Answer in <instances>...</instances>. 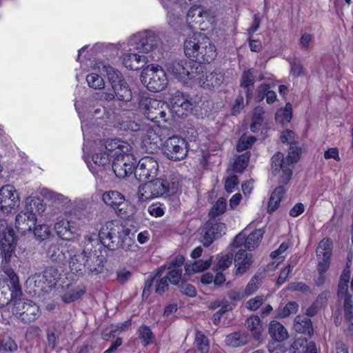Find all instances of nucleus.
<instances>
[{"instance_id": "obj_18", "label": "nucleus", "mask_w": 353, "mask_h": 353, "mask_svg": "<svg viewBox=\"0 0 353 353\" xmlns=\"http://www.w3.org/2000/svg\"><path fill=\"white\" fill-rule=\"evenodd\" d=\"M57 236L63 240L72 241L79 235V226L73 220L59 219L54 225Z\"/></svg>"}, {"instance_id": "obj_51", "label": "nucleus", "mask_w": 353, "mask_h": 353, "mask_svg": "<svg viewBox=\"0 0 353 353\" xmlns=\"http://www.w3.org/2000/svg\"><path fill=\"white\" fill-rule=\"evenodd\" d=\"M86 81L90 88L101 90L104 88L105 82L103 79L95 72H91L86 77Z\"/></svg>"}, {"instance_id": "obj_23", "label": "nucleus", "mask_w": 353, "mask_h": 353, "mask_svg": "<svg viewBox=\"0 0 353 353\" xmlns=\"http://www.w3.org/2000/svg\"><path fill=\"white\" fill-rule=\"evenodd\" d=\"M204 19L211 23L214 22V18L210 17V12L204 11L200 6H193L187 13L186 20L190 26L193 23L201 25L204 23Z\"/></svg>"}, {"instance_id": "obj_64", "label": "nucleus", "mask_w": 353, "mask_h": 353, "mask_svg": "<svg viewBox=\"0 0 353 353\" xmlns=\"http://www.w3.org/2000/svg\"><path fill=\"white\" fill-rule=\"evenodd\" d=\"M148 213L154 217H161L165 213V207L160 203H154L148 208Z\"/></svg>"}, {"instance_id": "obj_38", "label": "nucleus", "mask_w": 353, "mask_h": 353, "mask_svg": "<svg viewBox=\"0 0 353 353\" xmlns=\"http://www.w3.org/2000/svg\"><path fill=\"white\" fill-rule=\"evenodd\" d=\"M294 328L296 332L311 334L312 332L311 320L305 316L298 315L294 319Z\"/></svg>"}, {"instance_id": "obj_2", "label": "nucleus", "mask_w": 353, "mask_h": 353, "mask_svg": "<svg viewBox=\"0 0 353 353\" xmlns=\"http://www.w3.org/2000/svg\"><path fill=\"white\" fill-rule=\"evenodd\" d=\"M75 109L79 114V118L81 120V129L84 137L83 143V158L85 161L87 163L90 170L94 174H96L95 170L93 169L92 165H90V159L92 160L93 163L101 168H105L107 165H110L114 155V152L110 150V144L112 142L121 141L120 139H112V140H101L96 139L94 141H89L87 137L89 134V127L85 121L83 119L82 112L79 108L77 103H75Z\"/></svg>"}, {"instance_id": "obj_26", "label": "nucleus", "mask_w": 353, "mask_h": 353, "mask_svg": "<svg viewBox=\"0 0 353 353\" xmlns=\"http://www.w3.org/2000/svg\"><path fill=\"white\" fill-rule=\"evenodd\" d=\"M252 254H248L244 250H239L234 258V264L236 268V275L241 276L243 274L251 267Z\"/></svg>"}, {"instance_id": "obj_12", "label": "nucleus", "mask_w": 353, "mask_h": 353, "mask_svg": "<svg viewBox=\"0 0 353 353\" xmlns=\"http://www.w3.org/2000/svg\"><path fill=\"white\" fill-rule=\"evenodd\" d=\"M157 40L153 32L145 31L138 32L132 36L128 41L130 51L138 50L148 53L153 50L157 46Z\"/></svg>"}, {"instance_id": "obj_9", "label": "nucleus", "mask_w": 353, "mask_h": 353, "mask_svg": "<svg viewBox=\"0 0 353 353\" xmlns=\"http://www.w3.org/2000/svg\"><path fill=\"white\" fill-rule=\"evenodd\" d=\"M165 67L168 72L183 84L189 86H192L193 79L198 75V64L185 59L168 62Z\"/></svg>"}, {"instance_id": "obj_1", "label": "nucleus", "mask_w": 353, "mask_h": 353, "mask_svg": "<svg viewBox=\"0 0 353 353\" xmlns=\"http://www.w3.org/2000/svg\"><path fill=\"white\" fill-rule=\"evenodd\" d=\"M98 244L95 233L85 236L81 250L70 252L69 268L72 274L81 276L85 274L97 275L103 270V256L98 255L92 249Z\"/></svg>"}, {"instance_id": "obj_29", "label": "nucleus", "mask_w": 353, "mask_h": 353, "mask_svg": "<svg viewBox=\"0 0 353 353\" xmlns=\"http://www.w3.org/2000/svg\"><path fill=\"white\" fill-rule=\"evenodd\" d=\"M94 69L97 70L101 72L102 71L105 72L111 85L124 81L121 72L109 64H106L103 62H99L94 65Z\"/></svg>"}, {"instance_id": "obj_8", "label": "nucleus", "mask_w": 353, "mask_h": 353, "mask_svg": "<svg viewBox=\"0 0 353 353\" xmlns=\"http://www.w3.org/2000/svg\"><path fill=\"white\" fill-rule=\"evenodd\" d=\"M102 200L119 217L128 219L135 213V208L120 192L109 190L103 193Z\"/></svg>"}, {"instance_id": "obj_48", "label": "nucleus", "mask_w": 353, "mask_h": 353, "mask_svg": "<svg viewBox=\"0 0 353 353\" xmlns=\"http://www.w3.org/2000/svg\"><path fill=\"white\" fill-rule=\"evenodd\" d=\"M21 296L14 297L9 305L13 315L21 320L22 312L28 300L21 299Z\"/></svg>"}, {"instance_id": "obj_27", "label": "nucleus", "mask_w": 353, "mask_h": 353, "mask_svg": "<svg viewBox=\"0 0 353 353\" xmlns=\"http://www.w3.org/2000/svg\"><path fill=\"white\" fill-rule=\"evenodd\" d=\"M174 3H170L169 7H165L167 10V17L170 25H175L179 17L185 10L186 7H184V4L186 3L185 0H173Z\"/></svg>"}, {"instance_id": "obj_13", "label": "nucleus", "mask_w": 353, "mask_h": 353, "mask_svg": "<svg viewBox=\"0 0 353 353\" xmlns=\"http://www.w3.org/2000/svg\"><path fill=\"white\" fill-rule=\"evenodd\" d=\"M350 277V270L347 266L343 271L338 287V298L343 301V310L345 318L350 321L353 318V301L347 293V286Z\"/></svg>"}, {"instance_id": "obj_53", "label": "nucleus", "mask_w": 353, "mask_h": 353, "mask_svg": "<svg viewBox=\"0 0 353 353\" xmlns=\"http://www.w3.org/2000/svg\"><path fill=\"white\" fill-rule=\"evenodd\" d=\"M250 153L245 152L238 156L234 162L233 170L237 172H242L248 165Z\"/></svg>"}, {"instance_id": "obj_44", "label": "nucleus", "mask_w": 353, "mask_h": 353, "mask_svg": "<svg viewBox=\"0 0 353 353\" xmlns=\"http://www.w3.org/2000/svg\"><path fill=\"white\" fill-rule=\"evenodd\" d=\"M254 83V70L252 69L245 70L241 78V86L246 89L245 94L248 100L251 98L252 93L250 92V87H252Z\"/></svg>"}, {"instance_id": "obj_43", "label": "nucleus", "mask_w": 353, "mask_h": 353, "mask_svg": "<svg viewBox=\"0 0 353 353\" xmlns=\"http://www.w3.org/2000/svg\"><path fill=\"white\" fill-rule=\"evenodd\" d=\"M211 263L212 259H208L206 260L200 259L193 263H187L185 265V272L188 274L202 272L208 269L210 266Z\"/></svg>"}, {"instance_id": "obj_46", "label": "nucleus", "mask_w": 353, "mask_h": 353, "mask_svg": "<svg viewBox=\"0 0 353 353\" xmlns=\"http://www.w3.org/2000/svg\"><path fill=\"white\" fill-rule=\"evenodd\" d=\"M154 190L150 182L145 183L139 187L138 197L140 201H148L157 198Z\"/></svg>"}, {"instance_id": "obj_33", "label": "nucleus", "mask_w": 353, "mask_h": 353, "mask_svg": "<svg viewBox=\"0 0 353 353\" xmlns=\"http://www.w3.org/2000/svg\"><path fill=\"white\" fill-rule=\"evenodd\" d=\"M112 88L119 101L128 102L131 100L132 96V91L125 81L113 84Z\"/></svg>"}, {"instance_id": "obj_19", "label": "nucleus", "mask_w": 353, "mask_h": 353, "mask_svg": "<svg viewBox=\"0 0 353 353\" xmlns=\"http://www.w3.org/2000/svg\"><path fill=\"white\" fill-rule=\"evenodd\" d=\"M248 229L237 234L233 241V245L236 248L244 245L247 249H254L256 248L263 236L264 232L261 229L255 230L248 234Z\"/></svg>"}, {"instance_id": "obj_59", "label": "nucleus", "mask_w": 353, "mask_h": 353, "mask_svg": "<svg viewBox=\"0 0 353 353\" xmlns=\"http://www.w3.org/2000/svg\"><path fill=\"white\" fill-rule=\"evenodd\" d=\"M233 261V254L231 253H227L221 256L216 265V271L224 270L229 268Z\"/></svg>"}, {"instance_id": "obj_52", "label": "nucleus", "mask_w": 353, "mask_h": 353, "mask_svg": "<svg viewBox=\"0 0 353 353\" xmlns=\"http://www.w3.org/2000/svg\"><path fill=\"white\" fill-rule=\"evenodd\" d=\"M139 337L144 346L151 344L154 341V335L150 328L148 326H141L138 330Z\"/></svg>"}, {"instance_id": "obj_22", "label": "nucleus", "mask_w": 353, "mask_h": 353, "mask_svg": "<svg viewBox=\"0 0 353 353\" xmlns=\"http://www.w3.org/2000/svg\"><path fill=\"white\" fill-rule=\"evenodd\" d=\"M37 222V216L32 210H27L19 212L15 219V228L22 234L32 230Z\"/></svg>"}, {"instance_id": "obj_10", "label": "nucleus", "mask_w": 353, "mask_h": 353, "mask_svg": "<svg viewBox=\"0 0 353 353\" xmlns=\"http://www.w3.org/2000/svg\"><path fill=\"white\" fill-rule=\"evenodd\" d=\"M144 105L143 114L148 121L155 123L167 122L170 117L169 105L157 99H145L141 102Z\"/></svg>"}, {"instance_id": "obj_28", "label": "nucleus", "mask_w": 353, "mask_h": 353, "mask_svg": "<svg viewBox=\"0 0 353 353\" xmlns=\"http://www.w3.org/2000/svg\"><path fill=\"white\" fill-rule=\"evenodd\" d=\"M155 190L157 197L161 196L167 193L174 192L176 186L174 182L167 179H156L150 181Z\"/></svg>"}, {"instance_id": "obj_35", "label": "nucleus", "mask_w": 353, "mask_h": 353, "mask_svg": "<svg viewBox=\"0 0 353 353\" xmlns=\"http://www.w3.org/2000/svg\"><path fill=\"white\" fill-rule=\"evenodd\" d=\"M249 341V336L245 332H236L230 334L225 339V343L231 347H237L245 345Z\"/></svg>"}, {"instance_id": "obj_7", "label": "nucleus", "mask_w": 353, "mask_h": 353, "mask_svg": "<svg viewBox=\"0 0 353 353\" xmlns=\"http://www.w3.org/2000/svg\"><path fill=\"white\" fill-rule=\"evenodd\" d=\"M140 80L148 90L154 92L165 90L168 83L164 69L157 64H150L143 68Z\"/></svg>"}, {"instance_id": "obj_63", "label": "nucleus", "mask_w": 353, "mask_h": 353, "mask_svg": "<svg viewBox=\"0 0 353 353\" xmlns=\"http://www.w3.org/2000/svg\"><path fill=\"white\" fill-rule=\"evenodd\" d=\"M167 276H165L170 283L174 285H179L181 283V279L182 276V269L175 268L170 269Z\"/></svg>"}, {"instance_id": "obj_56", "label": "nucleus", "mask_w": 353, "mask_h": 353, "mask_svg": "<svg viewBox=\"0 0 353 353\" xmlns=\"http://www.w3.org/2000/svg\"><path fill=\"white\" fill-rule=\"evenodd\" d=\"M146 122L137 123L134 121H126L121 123V128L125 130H131L133 132H137L138 136L139 137L144 125H146Z\"/></svg>"}, {"instance_id": "obj_45", "label": "nucleus", "mask_w": 353, "mask_h": 353, "mask_svg": "<svg viewBox=\"0 0 353 353\" xmlns=\"http://www.w3.org/2000/svg\"><path fill=\"white\" fill-rule=\"evenodd\" d=\"M292 117V107L290 103H287L284 108L278 110L275 115V119L278 123L284 125L288 123Z\"/></svg>"}, {"instance_id": "obj_37", "label": "nucleus", "mask_w": 353, "mask_h": 353, "mask_svg": "<svg viewBox=\"0 0 353 353\" xmlns=\"http://www.w3.org/2000/svg\"><path fill=\"white\" fill-rule=\"evenodd\" d=\"M246 327L250 330L253 338L256 340L261 339L263 332L262 322L258 316H251L245 321Z\"/></svg>"}, {"instance_id": "obj_42", "label": "nucleus", "mask_w": 353, "mask_h": 353, "mask_svg": "<svg viewBox=\"0 0 353 353\" xmlns=\"http://www.w3.org/2000/svg\"><path fill=\"white\" fill-rule=\"evenodd\" d=\"M285 192V189L282 186H279L274 189L268 202V212H272L279 208L280 201L283 198Z\"/></svg>"}, {"instance_id": "obj_14", "label": "nucleus", "mask_w": 353, "mask_h": 353, "mask_svg": "<svg viewBox=\"0 0 353 353\" xmlns=\"http://www.w3.org/2000/svg\"><path fill=\"white\" fill-rule=\"evenodd\" d=\"M170 113L174 114L178 117L188 115L193 110L194 104L190 95L176 92L170 99Z\"/></svg>"}, {"instance_id": "obj_17", "label": "nucleus", "mask_w": 353, "mask_h": 353, "mask_svg": "<svg viewBox=\"0 0 353 353\" xmlns=\"http://www.w3.org/2000/svg\"><path fill=\"white\" fill-rule=\"evenodd\" d=\"M161 132L159 125H151L148 123L144 125L139 136L143 146L148 150L157 149L162 140Z\"/></svg>"}, {"instance_id": "obj_4", "label": "nucleus", "mask_w": 353, "mask_h": 353, "mask_svg": "<svg viewBox=\"0 0 353 353\" xmlns=\"http://www.w3.org/2000/svg\"><path fill=\"white\" fill-rule=\"evenodd\" d=\"M130 229L118 219L105 222L101 228L98 237L101 243L110 250H129L132 239L129 236Z\"/></svg>"}, {"instance_id": "obj_54", "label": "nucleus", "mask_w": 353, "mask_h": 353, "mask_svg": "<svg viewBox=\"0 0 353 353\" xmlns=\"http://www.w3.org/2000/svg\"><path fill=\"white\" fill-rule=\"evenodd\" d=\"M21 296V295H16L15 293H14L13 289H10L8 286L5 290L0 289V307L9 306L14 297Z\"/></svg>"}, {"instance_id": "obj_15", "label": "nucleus", "mask_w": 353, "mask_h": 353, "mask_svg": "<svg viewBox=\"0 0 353 353\" xmlns=\"http://www.w3.org/2000/svg\"><path fill=\"white\" fill-rule=\"evenodd\" d=\"M158 171L159 163L157 159L151 156H145L139 161L134 176L139 181H143L155 177Z\"/></svg>"}, {"instance_id": "obj_16", "label": "nucleus", "mask_w": 353, "mask_h": 353, "mask_svg": "<svg viewBox=\"0 0 353 353\" xmlns=\"http://www.w3.org/2000/svg\"><path fill=\"white\" fill-rule=\"evenodd\" d=\"M20 203L19 193L12 185H5L0 189V209L6 214L11 213Z\"/></svg>"}, {"instance_id": "obj_61", "label": "nucleus", "mask_w": 353, "mask_h": 353, "mask_svg": "<svg viewBox=\"0 0 353 353\" xmlns=\"http://www.w3.org/2000/svg\"><path fill=\"white\" fill-rule=\"evenodd\" d=\"M255 141L256 138L253 136L247 137L245 135H243L237 143L236 149L239 152L245 150L251 147Z\"/></svg>"}, {"instance_id": "obj_24", "label": "nucleus", "mask_w": 353, "mask_h": 353, "mask_svg": "<svg viewBox=\"0 0 353 353\" xmlns=\"http://www.w3.org/2000/svg\"><path fill=\"white\" fill-rule=\"evenodd\" d=\"M124 53L122 56V63L128 69L137 70L141 69L146 63L147 59L145 56L139 55L134 51Z\"/></svg>"}, {"instance_id": "obj_62", "label": "nucleus", "mask_w": 353, "mask_h": 353, "mask_svg": "<svg viewBox=\"0 0 353 353\" xmlns=\"http://www.w3.org/2000/svg\"><path fill=\"white\" fill-rule=\"evenodd\" d=\"M226 200L223 198H220L212 206L210 215L212 216H216L225 212L226 210Z\"/></svg>"}, {"instance_id": "obj_30", "label": "nucleus", "mask_w": 353, "mask_h": 353, "mask_svg": "<svg viewBox=\"0 0 353 353\" xmlns=\"http://www.w3.org/2000/svg\"><path fill=\"white\" fill-rule=\"evenodd\" d=\"M86 292V287L83 285H68L66 291L61 295V300L65 303H70L80 299Z\"/></svg>"}, {"instance_id": "obj_36", "label": "nucleus", "mask_w": 353, "mask_h": 353, "mask_svg": "<svg viewBox=\"0 0 353 353\" xmlns=\"http://www.w3.org/2000/svg\"><path fill=\"white\" fill-rule=\"evenodd\" d=\"M23 310L21 321L24 323H30L39 316V307L32 301L28 300Z\"/></svg>"}, {"instance_id": "obj_58", "label": "nucleus", "mask_w": 353, "mask_h": 353, "mask_svg": "<svg viewBox=\"0 0 353 353\" xmlns=\"http://www.w3.org/2000/svg\"><path fill=\"white\" fill-rule=\"evenodd\" d=\"M212 74L214 77V88H219L223 84H227L229 82L228 78L225 76L223 70L218 68L215 69Z\"/></svg>"}, {"instance_id": "obj_49", "label": "nucleus", "mask_w": 353, "mask_h": 353, "mask_svg": "<svg viewBox=\"0 0 353 353\" xmlns=\"http://www.w3.org/2000/svg\"><path fill=\"white\" fill-rule=\"evenodd\" d=\"M201 243L205 247L209 246L217 237L214 229L212 228V221H208L203 227Z\"/></svg>"}, {"instance_id": "obj_57", "label": "nucleus", "mask_w": 353, "mask_h": 353, "mask_svg": "<svg viewBox=\"0 0 353 353\" xmlns=\"http://www.w3.org/2000/svg\"><path fill=\"white\" fill-rule=\"evenodd\" d=\"M299 309V304L295 301L288 303L282 309L280 310L277 317L285 318L292 314H295Z\"/></svg>"}, {"instance_id": "obj_34", "label": "nucleus", "mask_w": 353, "mask_h": 353, "mask_svg": "<svg viewBox=\"0 0 353 353\" xmlns=\"http://www.w3.org/2000/svg\"><path fill=\"white\" fill-rule=\"evenodd\" d=\"M269 333L274 341H283L288 337V333L284 326L276 321L270 323Z\"/></svg>"}, {"instance_id": "obj_47", "label": "nucleus", "mask_w": 353, "mask_h": 353, "mask_svg": "<svg viewBox=\"0 0 353 353\" xmlns=\"http://www.w3.org/2000/svg\"><path fill=\"white\" fill-rule=\"evenodd\" d=\"M99 99L94 97L88 100L87 103V109L88 114H91L97 118H101L105 112V108L99 103Z\"/></svg>"}, {"instance_id": "obj_3", "label": "nucleus", "mask_w": 353, "mask_h": 353, "mask_svg": "<svg viewBox=\"0 0 353 353\" xmlns=\"http://www.w3.org/2000/svg\"><path fill=\"white\" fill-rule=\"evenodd\" d=\"M17 237L11 225L6 220L0 221V265L6 275L8 287L16 295H21L19 279L14 270L9 265L17 248Z\"/></svg>"}, {"instance_id": "obj_20", "label": "nucleus", "mask_w": 353, "mask_h": 353, "mask_svg": "<svg viewBox=\"0 0 353 353\" xmlns=\"http://www.w3.org/2000/svg\"><path fill=\"white\" fill-rule=\"evenodd\" d=\"M332 241L324 239L320 241L316 249V255L319 259L317 270L323 275L329 268L330 257L332 255Z\"/></svg>"}, {"instance_id": "obj_5", "label": "nucleus", "mask_w": 353, "mask_h": 353, "mask_svg": "<svg viewBox=\"0 0 353 353\" xmlns=\"http://www.w3.org/2000/svg\"><path fill=\"white\" fill-rule=\"evenodd\" d=\"M110 150L113 151L114 158L112 161V168L118 178H125L134 174L136 159L130 153V145L123 141L112 142Z\"/></svg>"}, {"instance_id": "obj_50", "label": "nucleus", "mask_w": 353, "mask_h": 353, "mask_svg": "<svg viewBox=\"0 0 353 353\" xmlns=\"http://www.w3.org/2000/svg\"><path fill=\"white\" fill-rule=\"evenodd\" d=\"M264 110L261 107H256L254 108L252 114V123L250 125V130L253 132L258 131L263 121Z\"/></svg>"}, {"instance_id": "obj_40", "label": "nucleus", "mask_w": 353, "mask_h": 353, "mask_svg": "<svg viewBox=\"0 0 353 353\" xmlns=\"http://www.w3.org/2000/svg\"><path fill=\"white\" fill-rule=\"evenodd\" d=\"M60 276L61 274L57 268L49 267L43 271L42 278L48 287L51 288L56 285L60 279Z\"/></svg>"}, {"instance_id": "obj_6", "label": "nucleus", "mask_w": 353, "mask_h": 353, "mask_svg": "<svg viewBox=\"0 0 353 353\" xmlns=\"http://www.w3.org/2000/svg\"><path fill=\"white\" fill-rule=\"evenodd\" d=\"M300 148L296 143L291 144L286 159L281 152L276 153L272 158V170L278 175L280 183L286 184L291 179L293 165L299 159Z\"/></svg>"}, {"instance_id": "obj_60", "label": "nucleus", "mask_w": 353, "mask_h": 353, "mask_svg": "<svg viewBox=\"0 0 353 353\" xmlns=\"http://www.w3.org/2000/svg\"><path fill=\"white\" fill-rule=\"evenodd\" d=\"M288 243L283 242L276 250L271 253V257L274 260V263H277V265L283 261L285 259L283 253L288 250Z\"/></svg>"}, {"instance_id": "obj_11", "label": "nucleus", "mask_w": 353, "mask_h": 353, "mask_svg": "<svg viewBox=\"0 0 353 353\" xmlns=\"http://www.w3.org/2000/svg\"><path fill=\"white\" fill-rule=\"evenodd\" d=\"M163 151L168 159L172 161H180L188 154V143L183 138L174 135L164 142Z\"/></svg>"}, {"instance_id": "obj_21", "label": "nucleus", "mask_w": 353, "mask_h": 353, "mask_svg": "<svg viewBox=\"0 0 353 353\" xmlns=\"http://www.w3.org/2000/svg\"><path fill=\"white\" fill-rule=\"evenodd\" d=\"M200 45L195 61L202 63H210L214 61L217 56V52L215 46L212 43L210 39L204 35Z\"/></svg>"}, {"instance_id": "obj_41", "label": "nucleus", "mask_w": 353, "mask_h": 353, "mask_svg": "<svg viewBox=\"0 0 353 353\" xmlns=\"http://www.w3.org/2000/svg\"><path fill=\"white\" fill-rule=\"evenodd\" d=\"M65 250V249L59 243H54L49 246L47 250V255L54 261L61 262L66 258Z\"/></svg>"}, {"instance_id": "obj_39", "label": "nucleus", "mask_w": 353, "mask_h": 353, "mask_svg": "<svg viewBox=\"0 0 353 353\" xmlns=\"http://www.w3.org/2000/svg\"><path fill=\"white\" fill-rule=\"evenodd\" d=\"M196 77L193 79L192 85L198 84L201 87L210 89L214 88V77L212 72L207 74L201 71V68L199 66L197 69Z\"/></svg>"}, {"instance_id": "obj_55", "label": "nucleus", "mask_w": 353, "mask_h": 353, "mask_svg": "<svg viewBox=\"0 0 353 353\" xmlns=\"http://www.w3.org/2000/svg\"><path fill=\"white\" fill-rule=\"evenodd\" d=\"M33 232L37 239L43 241L48 239L50 236V227L46 224L38 225L34 227Z\"/></svg>"}, {"instance_id": "obj_25", "label": "nucleus", "mask_w": 353, "mask_h": 353, "mask_svg": "<svg viewBox=\"0 0 353 353\" xmlns=\"http://www.w3.org/2000/svg\"><path fill=\"white\" fill-rule=\"evenodd\" d=\"M203 37V34L195 32L185 39L183 45L184 52L188 57L195 61L197 51H199V46H201L200 43Z\"/></svg>"}, {"instance_id": "obj_31", "label": "nucleus", "mask_w": 353, "mask_h": 353, "mask_svg": "<svg viewBox=\"0 0 353 353\" xmlns=\"http://www.w3.org/2000/svg\"><path fill=\"white\" fill-rule=\"evenodd\" d=\"M195 344L199 353H220L218 346H210L208 339L201 331L196 332Z\"/></svg>"}, {"instance_id": "obj_32", "label": "nucleus", "mask_w": 353, "mask_h": 353, "mask_svg": "<svg viewBox=\"0 0 353 353\" xmlns=\"http://www.w3.org/2000/svg\"><path fill=\"white\" fill-rule=\"evenodd\" d=\"M294 353H316V345L313 341L308 342L303 337L296 339L292 345Z\"/></svg>"}]
</instances>
